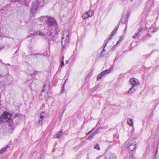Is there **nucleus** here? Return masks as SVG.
I'll return each instance as SVG.
<instances>
[{
  "label": "nucleus",
  "mask_w": 159,
  "mask_h": 159,
  "mask_svg": "<svg viewBox=\"0 0 159 159\" xmlns=\"http://www.w3.org/2000/svg\"><path fill=\"white\" fill-rule=\"evenodd\" d=\"M46 24L49 27V29L52 28L53 30L57 29L58 26L56 20L52 18L48 17L46 21Z\"/></svg>",
  "instance_id": "f257e3e1"
},
{
  "label": "nucleus",
  "mask_w": 159,
  "mask_h": 159,
  "mask_svg": "<svg viewBox=\"0 0 159 159\" xmlns=\"http://www.w3.org/2000/svg\"><path fill=\"white\" fill-rule=\"evenodd\" d=\"M136 143L134 139H129L125 143V145L131 151H133L136 147Z\"/></svg>",
  "instance_id": "f03ea898"
},
{
  "label": "nucleus",
  "mask_w": 159,
  "mask_h": 159,
  "mask_svg": "<svg viewBox=\"0 0 159 159\" xmlns=\"http://www.w3.org/2000/svg\"><path fill=\"white\" fill-rule=\"evenodd\" d=\"M55 32H54V30H52L47 32V34L48 36H50V39L53 41H55L58 38V33L59 31V30L57 28V29H55Z\"/></svg>",
  "instance_id": "7ed1b4c3"
},
{
  "label": "nucleus",
  "mask_w": 159,
  "mask_h": 159,
  "mask_svg": "<svg viewBox=\"0 0 159 159\" xmlns=\"http://www.w3.org/2000/svg\"><path fill=\"white\" fill-rule=\"evenodd\" d=\"M40 2L39 0H36L33 2L31 9L32 13H34L35 11L37 10L39 6L40 7H42L44 5L43 3L41 4H40Z\"/></svg>",
  "instance_id": "20e7f679"
},
{
  "label": "nucleus",
  "mask_w": 159,
  "mask_h": 159,
  "mask_svg": "<svg viewBox=\"0 0 159 159\" xmlns=\"http://www.w3.org/2000/svg\"><path fill=\"white\" fill-rule=\"evenodd\" d=\"M70 41L69 33L67 35L63 34L61 38V44L63 48L66 47Z\"/></svg>",
  "instance_id": "39448f33"
},
{
  "label": "nucleus",
  "mask_w": 159,
  "mask_h": 159,
  "mask_svg": "<svg viewBox=\"0 0 159 159\" xmlns=\"http://www.w3.org/2000/svg\"><path fill=\"white\" fill-rule=\"evenodd\" d=\"M11 114L7 112L3 113L0 117V121L2 123L8 121L11 118Z\"/></svg>",
  "instance_id": "423d86ee"
},
{
  "label": "nucleus",
  "mask_w": 159,
  "mask_h": 159,
  "mask_svg": "<svg viewBox=\"0 0 159 159\" xmlns=\"http://www.w3.org/2000/svg\"><path fill=\"white\" fill-rule=\"evenodd\" d=\"M130 82L132 86L135 87L139 84L138 80L134 78H132L130 80Z\"/></svg>",
  "instance_id": "0eeeda50"
},
{
  "label": "nucleus",
  "mask_w": 159,
  "mask_h": 159,
  "mask_svg": "<svg viewBox=\"0 0 159 159\" xmlns=\"http://www.w3.org/2000/svg\"><path fill=\"white\" fill-rule=\"evenodd\" d=\"M15 116L14 117L13 120H11V119L8 121V122L9 123V125H10L11 126V127L12 128H14L15 127V123H14L13 121L14 120H16V119H17V116L18 115V114H15Z\"/></svg>",
  "instance_id": "6e6552de"
},
{
  "label": "nucleus",
  "mask_w": 159,
  "mask_h": 159,
  "mask_svg": "<svg viewBox=\"0 0 159 159\" xmlns=\"http://www.w3.org/2000/svg\"><path fill=\"white\" fill-rule=\"evenodd\" d=\"M32 57L34 59H37L38 60H39L42 59L43 57V56L39 53L33 54L31 55Z\"/></svg>",
  "instance_id": "1a4fd4ad"
},
{
  "label": "nucleus",
  "mask_w": 159,
  "mask_h": 159,
  "mask_svg": "<svg viewBox=\"0 0 159 159\" xmlns=\"http://www.w3.org/2000/svg\"><path fill=\"white\" fill-rule=\"evenodd\" d=\"M10 147V146L9 145H7L5 147L2 148L0 150V154L3 153L7 150V149L9 148Z\"/></svg>",
  "instance_id": "9d476101"
},
{
  "label": "nucleus",
  "mask_w": 159,
  "mask_h": 159,
  "mask_svg": "<svg viewBox=\"0 0 159 159\" xmlns=\"http://www.w3.org/2000/svg\"><path fill=\"white\" fill-rule=\"evenodd\" d=\"M127 122L130 126H133V121L131 118H128L127 120Z\"/></svg>",
  "instance_id": "9b49d317"
},
{
  "label": "nucleus",
  "mask_w": 159,
  "mask_h": 159,
  "mask_svg": "<svg viewBox=\"0 0 159 159\" xmlns=\"http://www.w3.org/2000/svg\"><path fill=\"white\" fill-rule=\"evenodd\" d=\"M104 159H116V157L115 155L113 154L109 155Z\"/></svg>",
  "instance_id": "f8f14e48"
},
{
  "label": "nucleus",
  "mask_w": 159,
  "mask_h": 159,
  "mask_svg": "<svg viewBox=\"0 0 159 159\" xmlns=\"http://www.w3.org/2000/svg\"><path fill=\"white\" fill-rule=\"evenodd\" d=\"M126 16H123L121 18V22L124 24H125L127 20Z\"/></svg>",
  "instance_id": "ddd939ff"
},
{
  "label": "nucleus",
  "mask_w": 159,
  "mask_h": 159,
  "mask_svg": "<svg viewBox=\"0 0 159 159\" xmlns=\"http://www.w3.org/2000/svg\"><path fill=\"white\" fill-rule=\"evenodd\" d=\"M135 87L132 86L130 88L129 91H128V93H131L133 92L134 91H135L136 90V89L134 88Z\"/></svg>",
  "instance_id": "4468645a"
},
{
  "label": "nucleus",
  "mask_w": 159,
  "mask_h": 159,
  "mask_svg": "<svg viewBox=\"0 0 159 159\" xmlns=\"http://www.w3.org/2000/svg\"><path fill=\"white\" fill-rule=\"evenodd\" d=\"M89 15V16L92 17L94 14V11L92 10H90L89 11L86 12Z\"/></svg>",
  "instance_id": "2eb2a0df"
},
{
  "label": "nucleus",
  "mask_w": 159,
  "mask_h": 159,
  "mask_svg": "<svg viewBox=\"0 0 159 159\" xmlns=\"http://www.w3.org/2000/svg\"><path fill=\"white\" fill-rule=\"evenodd\" d=\"M82 17L83 19L85 20L88 18L90 16H89L88 14L86 12L83 14Z\"/></svg>",
  "instance_id": "dca6fc26"
},
{
  "label": "nucleus",
  "mask_w": 159,
  "mask_h": 159,
  "mask_svg": "<svg viewBox=\"0 0 159 159\" xmlns=\"http://www.w3.org/2000/svg\"><path fill=\"white\" fill-rule=\"evenodd\" d=\"M48 17V16H43L40 17L39 18V20L41 21H43L44 20H47V18Z\"/></svg>",
  "instance_id": "f3484780"
},
{
  "label": "nucleus",
  "mask_w": 159,
  "mask_h": 159,
  "mask_svg": "<svg viewBox=\"0 0 159 159\" xmlns=\"http://www.w3.org/2000/svg\"><path fill=\"white\" fill-rule=\"evenodd\" d=\"M49 85H48L44 84L43 85V89L42 90V92L43 91H46L47 90V89H49Z\"/></svg>",
  "instance_id": "a211bd4d"
},
{
  "label": "nucleus",
  "mask_w": 159,
  "mask_h": 159,
  "mask_svg": "<svg viewBox=\"0 0 159 159\" xmlns=\"http://www.w3.org/2000/svg\"><path fill=\"white\" fill-rule=\"evenodd\" d=\"M62 131H60L56 135V136L55 137V138H59L62 135Z\"/></svg>",
  "instance_id": "6ab92c4d"
},
{
  "label": "nucleus",
  "mask_w": 159,
  "mask_h": 159,
  "mask_svg": "<svg viewBox=\"0 0 159 159\" xmlns=\"http://www.w3.org/2000/svg\"><path fill=\"white\" fill-rule=\"evenodd\" d=\"M118 27L112 31L111 34V36H113L114 35L116 34V32L118 30Z\"/></svg>",
  "instance_id": "aec40b11"
},
{
  "label": "nucleus",
  "mask_w": 159,
  "mask_h": 159,
  "mask_svg": "<svg viewBox=\"0 0 159 159\" xmlns=\"http://www.w3.org/2000/svg\"><path fill=\"white\" fill-rule=\"evenodd\" d=\"M141 35V34L138 33H137L133 36V38L134 39H135L137 37Z\"/></svg>",
  "instance_id": "412c9836"
},
{
  "label": "nucleus",
  "mask_w": 159,
  "mask_h": 159,
  "mask_svg": "<svg viewBox=\"0 0 159 159\" xmlns=\"http://www.w3.org/2000/svg\"><path fill=\"white\" fill-rule=\"evenodd\" d=\"M143 27L141 26H140L138 30V33L142 34V30H143Z\"/></svg>",
  "instance_id": "4be33fe9"
},
{
  "label": "nucleus",
  "mask_w": 159,
  "mask_h": 159,
  "mask_svg": "<svg viewBox=\"0 0 159 159\" xmlns=\"http://www.w3.org/2000/svg\"><path fill=\"white\" fill-rule=\"evenodd\" d=\"M102 77V75H101V74H100L97 77V80L99 81V80H101Z\"/></svg>",
  "instance_id": "5701e85b"
},
{
  "label": "nucleus",
  "mask_w": 159,
  "mask_h": 159,
  "mask_svg": "<svg viewBox=\"0 0 159 159\" xmlns=\"http://www.w3.org/2000/svg\"><path fill=\"white\" fill-rule=\"evenodd\" d=\"M94 148L98 150H100V147L98 144H96L94 146Z\"/></svg>",
  "instance_id": "b1692460"
},
{
  "label": "nucleus",
  "mask_w": 159,
  "mask_h": 159,
  "mask_svg": "<svg viewBox=\"0 0 159 159\" xmlns=\"http://www.w3.org/2000/svg\"><path fill=\"white\" fill-rule=\"evenodd\" d=\"M111 71V69H107L105 70L104 71H105V73H106V74L110 73Z\"/></svg>",
  "instance_id": "393cba45"
},
{
  "label": "nucleus",
  "mask_w": 159,
  "mask_h": 159,
  "mask_svg": "<svg viewBox=\"0 0 159 159\" xmlns=\"http://www.w3.org/2000/svg\"><path fill=\"white\" fill-rule=\"evenodd\" d=\"M14 128H11V126L10 125L9 126L8 129L10 130L9 131L11 132V133H12V132L13 130L14 129Z\"/></svg>",
  "instance_id": "a878e982"
},
{
  "label": "nucleus",
  "mask_w": 159,
  "mask_h": 159,
  "mask_svg": "<svg viewBox=\"0 0 159 159\" xmlns=\"http://www.w3.org/2000/svg\"><path fill=\"white\" fill-rule=\"evenodd\" d=\"M44 112H42L40 115V119H42L44 117Z\"/></svg>",
  "instance_id": "bb28decb"
},
{
  "label": "nucleus",
  "mask_w": 159,
  "mask_h": 159,
  "mask_svg": "<svg viewBox=\"0 0 159 159\" xmlns=\"http://www.w3.org/2000/svg\"><path fill=\"white\" fill-rule=\"evenodd\" d=\"M43 123L42 119H40L38 121V124L39 125H42Z\"/></svg>",
  "instance_id": "cd10ccee"
},
{
  "label": "nucleus",
  "mask_w": 159,
  "mask_h": 159,
  "mask_svg": "<svg viewBox=\"0 0 159 159\" xmlns=\"http://www.w3.org/2000/svg\"><path fill=\"white\" fill-rule=\"evenodd\" d=\"M36 34L38 35H43V32H37L36 33Z\"/></svg>",
  "instance_id": "c85d7f7f"
},
{
  "label": "nucleus",
  "mask_w": 159,
  "mask_h": 159,
  "mask_svg": "<svg viewBox=\"0 0 159 159\" xmlns=\"http://www.w3.org/2000/svg\"><path fill=\"white\" fill-rule=\"evenodd\" d=\"M68 81V79H66L64 82V83L63 84V89H62V92L63 91V90H64V86L65 84Z\"/></svg>",
  "instance_id": "c756f323"
},
{
  "label": "nucleus",
  "mask_w": 159,
  "mask_h": 159,
  "mask_svg": "<svg viewBox=\"0 0 159 159\" xmlns=\"http://www.w3.org/2000/svg\"><path fill=\"white\" fill-rule=\"evenodd\" d=\"M135 157L133 154L130 155L129 156V159H134Z\"/></svg>",
  "instance_id": "7c9ffc66"
},
{
  "label": "nucleus",
  "mask_w": 159,
  "mask_h": 159,
  "mask_svg": "<svg viewBox=\"0 0 159 159\" xmlns=\"http://www.w3.org/2000/svg\"><path fill=\"white\" fill-rule=\"evenodd\" d=\"M107 39H106L105 41V42H106V41H107V42H106V43H105V45L104 46V48H103V49L102 52L104 51H105V49H104L105 47H106V45L107 44V43L108 42V41H107Z\"/></svg>",
  "instance_id": "2f4dec72"
},
{
  "label": "nucleus",
  "mask_w": 159,
  "mask_h": 159,
  "mask_svg": "<svg viewBox=\"0 0 159 159\" xmlns=\"http://www.w3.org/2000/svg\"><path fill=\"white\" fill-rule=\"evenodd\" d=\"M94 129V128L91 131H89L87 134H86V136H87L90 134Z\"/></svg>",
  "instance_id": "473e14b6"
},
{
  "label": "nucleus",
  "mask_w": 159,
  "mask_h": 159,
  "mask_svg": "<svg viewBox=\"0 0 159 159\" xmlns=\"http://www.w3.org/2000/svg\"><path fill=\"white\" fill-rule=\"evenodd\" d=\"M64 65V61H61V67H63Z\"/></svg>",
  "instance_id": "72a5a7b5"
},
{
  "label": "nucleus",
  "mask_w": 159,
  "mask_h": 159,
  "mask_svg": "<svg viewBox=\"0 0 159 159\" xmlns=\"http://www.w3.org/2000/svg\"><path fill=\"white\" fill-rule=\"evenodd\" d=\"M93 137L91 135L88 138V139L91 140L93 139Z\"/></svg>",
  "instance_id": "f704fd0d"
},
{
  "label": "nucleus",
  "mask_w": 159,
  "mask_h": 159,
  "mask_svg": "<svg viewBox=\"0 0 159 159\" xmlns=\"http://www.w3.org/2000/svg\"><path fill=\"white\" fill-rule=\"evenodd\" d=\"M100 74H101V75H102V77H103V76H104V75H106V73H105V71H102V72Z\"/></svg>",
  "instance_id": "c9c22d12"
},
{
  "label": "nucleus",
  "mask_w": 159,
  "mask_h": 159,
  "mask_svg": "<svg viewBox=\"0 0 159 159\" xmlns=\"http://www.w3.org/2000/svg\"><path fill=\"white\" fill-rule=\"evenodd\" d=\"M126 16H127V17H126V18H127L128 19L129 16V15H130L129 13L128 12H127L126 14Z\"/></svg>",
  "instance_id": "e433bc0d"
},
{
  "label": "nucleus",
  "mask_w": 159,
  "mask_h": 159,
  "mask_svg": "<svg viewBox=\"0 0 159 159\" xmlns=\"http://www.w3.org/2000/svg\"><path fill=\"white\" fill-rule=\"evenodd\" d=\"M99 133V131H98V129H97V130H96L94 132V133H95V134L96 135V134H98Z\"/></svg>",
  "instance_id": "4c0bfd02"
},
{
  "label": "nucleus",
  "mask_w": 159,
  "mask_h": 159,
  "mask_svg": "<svg viewBox=\"0 0 159 159\" xmlns=\"http://www.w3.org/2000/svg\"><path fill=\"white\" fill-rule=\"evenodd\" d=\"M43 2L44 3H47L48 2V0H43Z\"/></svg>",
  "instance_id": "58836bf2"
},
{
  "label": "nucleus",
  "mask_w": 159,
  "mask_h": 159,
  "mask_svg": "<svg viewBox=\"0 0 159 159\" xmlns=\"http://www.w3.org/2000/svg\"><path fill=\"white\" fill-rule=\"evenodd\" d=\"M30 75L32 77H34L35 76V74H34V73H31L30 74Z\"/></svg>",
  "instance_id": "ea45409f"
},
{
  "label": "nucleus",
  "mask_w": 159,
  "mask_h": 159,
  "mask_svg": "<svg viewBox=\"0 0 159 159\" xmlns=\"http://www.w3.org/2000/svg\"><path fill=\"white\" fill-rule=\"evenodd\" d=\"M153 159H158V157L156 156V154H155V156H154Z\"/></svg>",
  "instance_id": "a19ab883"
},
{
  "label": "nucleus",
  "mask_w": 159,
  "mask_h": 159,
  "mask_svg": "<svg viewBox=\"0 0 159 159\" xmlns=\"http://www.w3.org/2000/svg\"><path fill=\"white\" fill-rule=\"evenodd\" d=\"M64 56H63L61 58V61H64Z\"/></svg>",
  "instance_id": "79ce46f5"
},
{
  "label": "nucleus",
  "mask_w": 159,
  "mask_h": 159,
  "mask_svg": "<svg viewBox=\"0 0 159 159\" xmlns=\"http://www.w3.org/2000/svg\"><path fill=\"white\" fill-rule=\"evenodd\" d=\"M112 36H111V35L110 36H109L108 40L109 41V40H111L112 39Z\"/></svg>",
  "instance_id": "37998d69"
},
{
  "label": "nucleus",
  "mask_w": 159,
  "mask_h": 159,
  "mask_svg": "<svg viewBox=\"0 0 159 159\" xmlns=\"http://www.w3.org/2000/svg\"><path fill=\"white\" fill-rule=\"evenodd\" d=\"M121 41V40H118L117 41V43L116 44V45L117 44H118V43H120V41Z\"/></svg>",
  "instance_id": "c03bdc74"
},
{
  "label": "nucleus",
  "mask_w": 159,
  "mask_h": 159,
  "mask_svg": "<svg viewBox=\"0 0 159 159\" xmlns=\"http://www.w3.org/2000/svg\"><path fill=\"white\" fill-rule=\"evenodd\" d=\"M96 134H95L94 133H93V134H92L91 135L93 137Z\"/></svg>",
  "instance_id": "a18cd8bd"
},
{
  "label": "nucleus",
  "mask_w": 159,
  "mask_h": 159,
  "mask_svg": "<svg viewBox=\"0 0 159 159\" xmlns=\"http://www.w3.org/2000/svg\"><path fill=\"white\" fill-rule=\"evenodd\" d=\"M10 0L11 2H15V1H17L18 0Z\"/></svg>",
  "instance_id": "49530a36"
},
{
  "label": "nucleus",
  "mask_w": 159,
  "mask_h": 159,
  "mask_svg": "<svg viewBox=\"0 0 159 159\" xmlns=\"http://www.w3.org/2000/svg\"><path fill=\"white\" fill-rule=\"evenodd\" d=\"M4 76H3L2 74L0 75V78Z\"/></svg>",
  "instance_id": "de8ad7c7"
},
{
  "label": "nucleus",
  "mask_w": 159,
  "mask_h": 159,
  "mask_svg": "<svg viewBox=\"0 0 159 159\" xmlns=\"http://www.w3.org/2000/svg\"><path fill=\"white\" fill-rule=\"evenodd\" d=\"M126 29H127V27H126L125 28V30H126Z\"/></svg>",
  "instance_id": "09e8293b"
}]
</instances>
